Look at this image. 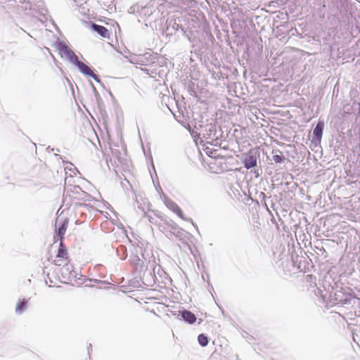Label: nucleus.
Instances as JSON below:
<instances>
[{
    "label": "nucleus",
    "mask_w": 360,
    "mask_h": 360,
    "mask_svg": "<svg viewBox=\"0 0 360 360\" xmlns=\"http://www.w3.org/2000/svg\"><path fill=\"white\" fill-rule=\"evenodd\" d=\"M59 51L60 54L67 58L71 63L75 65L77 62V56L66 44L60 43L59 44Z\"/></svg>",
    "instance_id": "nucleus-4"
},
{
    "label": "nucleus",
    "mask_w": 360,
    "mask_h": 360,
    "mask_svg": "<svg viewBox=\"0 0 360 360\" xmlns=\"http://www.w3.org/2000/svg\"><path fill=\"white\" fill-rule=\"evenodd\" d=\"M131 262L135 266L136 270H138L139 268L140 269L142 268L143 261L138 256H134L131 259Z\"/></svg>",
    "instance_id": "nucleus-11"
},
{
    "label": "nucleus",
    "mask_w": 360,
    "mask_h": 360,
    "mask_svg": "<svg viewBox=\"0 0 360 360\" xmlns=\"http://www.w3.org/2000/svg\"><path fill=\"white\" fill-rule=\"evenodd\" d=\"M259 159V153L252 149L243 155V163L244 167L249 169L257 166V160Z\"/></svg>",
    "instance_id": "nucleus-2"
},
{
    "label": "nucleus",
    "mask_w": 360,
    "mask_h": 360,
    "mask_svg": "<svg viewBox=\"0 0 360 360\" xmlns=\"http://www.w3.org/2000/svg\"><path fill=\"white\" fill-rule=\"evenodd\" d=\"M185 321L189 323H193L196 321V316H183Z\"/></svg>",
    "instance_id": "nucleus-15"
},
{
    "label": "nucleus",
    "mask_w": 360,
    "mask_h": 360,
    "mask_svg": "<svg viewBox=\"0 0 360 360\" xmlns=\"http://www.w3.org/2000/svg\"><path fill=\"white\" fill-rule=\"evenodd\" d=\"M155 268H156L155 266L153 267V271H155Z\"/></svg>",
    "instance_id": "nucleus-21"
},
{
    "label": "nucleus",
    "mask_w": 360,
    "mask_h": 360,
    "mask_svg": "<svg viewBox=\"0 0 360 360\" xmlns=\"http://www.w3.org/2000/svg\"><path fill=\"white\" fill-rule=\"evenodd\" d=\"M27 302L25 300H19L15 307V311L19 314L24 312L27 308Z\"/></svg>",
    "instance_id": "nucleus-10"
},
{
    "label": "nucleus",
    "mask_w": 360,
    "mask_h": 360,
    "mask_svg": "<svg viewBox=\"0 0 360 360\" xmlns=\"http://www.w3.org/2000/svg\"><path fill=\"white\" fill-rule=\"evenodd\" d=\"M324 129V122L322 120H319L316 125L314 131H313V135L314 138L316 140L320 141L322 138V134Z\"/></svg>",
    "instance_id": "nucleus-8"
},
{
    "label": "nucleus",
    "mask_w": 360,
    "mask_h": 360,
    "mask_svg": "<svg viewBox=\"0 0 360 360\" xmlns=\"http://www.w3.org/2000/svg\"><path fill=\"white\" fill-rule=\"evenodd\" d=\"M79 71L83 73L85 75H88L91 77L95 81L97 82H100V79L98 77V76L93 72V71L91 70V68L85 65L84 63L79 61V60L75 64Z\"/></svg>",
    "instance_id": "nucleus-6"
},
{
    "label": "nucleus",
    "mask_w": 360,
    "mask_h": 360,
    "mask_svg": "<svg viewBox=\"0 0 360 360\" xmlns=\"http://www.w3.org/2000/svg\"><path fill=\"white\" fill-rule=\"evenodd\" d=\"M91 27L94 31L96 32L101 37H109V32L105 27L95 23H92Z\"/></svg>",
    "instance_id": "nucleus-9"
},
{
    "label": "nucleus",
    "mask_w": 360,
    "mask_h": 360,
    "mask_svg": "<svg viewBox=\"0 0 360 360\" xmlns=\"http://www.w3.org/2000/svg\"><path fill=\"white\" fill-rule=\"evenodd\" d=\"M68 259V252L65 249V246L60 243V248L58 249L57 255L56 259H54V263L57 266H62L63 263L66 262Z\"/></svg>",
    "instance_id": "nucleus-5"
},
{
    "label": "nucleus",
    "mask_w": 360,
    "mask_h": 360,
    "mask_svg": "<svg viewBox=\"0 0 360 360\" xmlns=\"http://www.w3.org/2000/svg\"><path fill=\"white\" fill-rule=\"evenodd\" d=\"M198 340L199 344L202 347H205L208 345V339L204 334H200L198 335Z\"/></svg>",
    "instance_id": "nucleus-12"
},
{
    "label": "nucleus",
    "mask_w": 360,
    "mask_h": 360,
    "mask_svg": "<svg viewBox=\"0 0 360 360\" xmlns=\"http://www.w3.org/2000/svg\"><path fill=\"white\" fill-rule=\"evenodd\" d=\"M179 313H180V315H188V316L194 315V314H193L192 312H191L190 311H188L186 309H183L182 311H179Z\"/></svg>",
    "instance_id": "nucleus-16"
},
{
    "label": "nucleus",
    "mask_w": 360,
    "mask_h": 360,
    "mask_svg": "<svg viewBox=\"0 0 360 360\" xmlns=\"http://www.w3.org/2000/svg\"><path fill=\"white\" fill-rule=\"evenodd\" d=\"M202 278L203 280L205 279V277H204V276H202Z\"/></svg>",
    "instance_id": "nucleus-20"
},
{
    "label": "nucleus",
    "mask_w": 360,
    "mask_h": 360,
    "mask_svg": "<svg viewBox=\"0 0 360 360\" xmlns=\"http://www.w3.org/2000/svg\"><path fill=\"white\" fill-rule=\"evenodd\" d=\"M66 228L67 225L65 223L63 224V225L60 227H59L58 230V234L60 238L65 234Z\"/></svg>",
    "instance_id": "nucleus-13"
},
{
    "label": "nucleus",
    "mask_w": 360,
    "mask_h": 360,
    "mask_svg": "<svg viewBox=\"0 0 360 360\" xmlns=\"http://www.w3.org/2000/svg\"><path fill=\"white\" fill-rule=\"evenodd\" d=\"M60 272L64 280H70L72 278L75 277V274L72 271L71 266H69L66 262L63 263Z\"/></svg>",
    "instance_id": "nucleus-7"
},
{
    "label": "nucleus",
    "mask_w": 360,
    "mask_h": 360,
    "mask_svg": "<svg viewBox=\"0 0 360 360\" xmlns=\"http://www.w3.org/2000/svg\"><path fill=\"white\" fill-rule=\"evenodd\" d=\"M284 157L281 155H273V160L276 163H280L284 160Z\"/></svg>",
    "instance_id": "nucleus-14"
},
{
    "label": "nucleus",
    "mask_w": 360,
    "mask_h": 360,
    "mask_svg": "<svg viewBox=\"0 0 360 360\" xmlns=\"http://www.w3.org/2000/svg\"><path fill=\"white\" fill-rule=\"evenodd\" d=\"M162 200H163V202H164L165 205H166V207L168 209H169L171 211L174 212L176 215H178L181 219L192 222L191 219H187L184 217L181 208L178 206V205L175 202H174L170 198L166 197L165 195H163V196H162Z\"/></svg>",
    "instance_id": "nucleus-3"
},
{
    "label": "nucleus",
    "mask_w": 360,
    "mask_h": 360,
    "mask_svg": "<svg viewBox=\"0 0 360 360\" xmlns=\"http://www.w3.org/2000/svg\"><path fill=\"white\" fill-rule=\"evenodd\" d=\"M69 169L70 171L72 172V173L75 175L77 174V172H79L78 170L77 169L76 167H73L72 165H70V167L68 168V167L65 168V169Z\"/></svg>",
    "instance_id": "nucleus-17"
},
{
    "label": "nucleus",
    "mask_w": 360,
    "mask_h": 360,
    "mask_svg": "<svg viewBox=\"0 0 360 360\" xmlns=\"http://www.w3.org/2000/svg\"><path fill=\"white\" fill-rule=\"evenodd\" d=\"M146 276H147V273H146V272H145V273L143 274V277H146Z\"/></svg>",
    "instance_id": "nucleus-19"
},
{
    "label": "nucleus",
    "mask_w": 360,
    "mask_h": 360,
    "mask_svg": "<svg viewBox=\"0 0 360 360\" xmlns=\"http://www.w3.org/2000/svg\"><path fill=\"white\" fill-rule=\"evenodd\" d=\"M68 178L65 179V185L64 188V201L68 202L67 204H69L68 200L72 199H77L82 198V195H84V193L82 191L81 188L78 186L75 185H66Z\"/></svg>",
    "instance_id": "nucleus-1"
},
{
    "label": "nucleus",
    "mask_w": 360,
    "mask_h": 360,
    "mask_svg": "<svg viewBox=\"0 0 360 360\" xmlns=\"http://www.w3.org/2000/svg\"><path fill=\"white\" fill-rule=\"evenodd\" d=\"M148 274L151 276V278H150V280H148V279H147V278H146V281H147V282H148V283H150L151 282L155 283V276H153V275H152V274H151V272H149V273H148Z\"/></svg>",
    "instance_id": "nucleus-18"
}]
</instances>
